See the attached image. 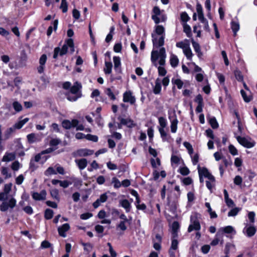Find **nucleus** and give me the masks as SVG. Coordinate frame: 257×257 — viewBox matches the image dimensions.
<instances>
[{
    "label": "nucleus",
    "mask_w": 257,
    "mask_h": 257,
    "mask_svg": "<svg viewBox=\"0 0 257 257\" xmlns=\"http://www.w3.org/2000/svg\"><path fill=\"white\" fill-rule=\"evenodd\" d=\"M192 44L194 51L197 53L198 57L200 58H201L203 54L201 51L199 44L198 43L195 42L193 40H192Z\"/></svg>",
    "instance_id": "5701e85b"
},
{
    "label": "nucleus",
    "mask_w": 257,
    "mask_h": 257,
    "mask_svg": "<svg viewBox=\"0 0 257 257\" xmlns=\"http://www.w3.org/2000/svg\"><path fill=\"white\" fill-rule=\"evenodd\" d=\"M209 123L213 128H217L218 127V124L215 117H212L209 119Z\"/></svg>",
    "instance_id": "49530a36"
},
{
    "label": "nucleus",
    "mask_w": 257,
    "mask_h": 257,
    "mask_svg": "<svg viewBox=\"0 0 257 257\" xmlns=\"http://www.w3.org/2000/svg\"><path fill=\"white\" fill-rule=\"evenodd\" d=\"M229 151L231 154L233 156L237 155V149L232 145H230L228 147Z\"/></svg>",
    "instance_id": "e2e57ef3"
},
{
    "label": "nucleus",
    "mask_w": 257,
    "mask_h": 257,
    "mask_svg": "<svg viewBox=\"0 0 257 257\" xmlns=\"http://www.w3.org/2000/svg\"><path fill=\"white\" fill-rule=\"evenodd\" d=\"M61 142V141L59 139L55 138L51 139L49 144L50 146L55 147L60 144Z\"/></svg>",
    "instance_id": "3c124183"
},
{
    "label": "nucleus",
    "mask_w": 257,
    "mask_h": 257,
    "mask_svg": "<svg viewBox=\"0 0 257 257\" xmlns=\"http://www.w3.org/2000/svg\"><path fill=\"white\" fill-rule=\"evenodd\" d=\"M183 145L187 149L188 153L191 155L193 153V149L192 145L187 142H184Z\"/></svg>",
    "instance_id": "09e8293b"
},
{
    "label": "nucleus",
    "mask_w": 257,
    "mask_h": 257,
    "mask_svg": "<svg viewBox=\"0 0 257 257\" xmlns=\"http://www.w3.org/2000/svg\"><path fill=\"white\" fill-rule=\"evenodd\" d=\"M3 202L0 205V210L6 212L9 209H13L16 205V199L12 196L8 197L7 199L2 200Z\"/></svg>",
    "instance_id": "20e7f679"
},
{
    "label": "nucleus",
    "mask_w": 257,
    "mask_h": 257,
    "mask_svg": "<svg viewBox=\"0 0 257 257\" xmlns=\"http://www.w3.org/2000/svg\"><path fill=\"white\" fill-rule=\"evenodd\" d=\"M75 162L80 170L84 169L87 165V161L86 159L83 158L79 160H75Z\"/></svg>",
    "instance_id": "6ab92c4d"
},
{
    "label": "nucleus",
    "mask_w": 257,
    "mask_h": 257,
    "mask_svg": "<svg viewBox=\"0 0 257 257\" xmlns=\"http://www.w3.org/2000/svg\"><path fill=\"white\" fill-rule=\"evenodd\" d=\"M12 183H10L4 185V191L0 193V200H4L9 197L8 194L12 190Z\"/></svg>",
    "instance_id": "1a4fd4ad"
},
{
    "label": "nucleus",
    "mask_w": 257,
    "mask_h": 257,
    "mask_svg": "<svg viewBox=\"0 0 257 257\" xmlns=\"http://www.w3.org/2000/svg\"><path fill=\"white\" fill-rule=\"evenodd\" d=\"M180 173L183 175H187L190 173V171L187 167H183L180 169Z\"/></svg>",
    "instance_id": "338daca9"
},
{
    "label": "nucleus",
    "mask_w": 257,
    "mask_h": 257,
    "mask_svg": "<svg viewBox=\"0 0 257 257\" xmlns=\"http://www.w3.org/2000/svg\"><path fill=\"white\" fill-rule=\"evenodd\" d=\"M13 106L14 109L17 112L21 111L23 108V107H22V105H21V104L17 101H14L13 103Z\"/></svg>",
    "instance_id": "a19ab883"
},
{
    "label": "nucleus",
    "mask_w": 257,
    "mask_h": 257,
    "mask_svg": "<svg viewBox=\"0 0 257 257\" xmlns=\"http://www.w3.org/2000/svg\"><path fill=\"white\" fill-rule=\"evenodd\" d=\"M161 81L159 78H157L155 81V85L153 87V92L155 94H159L161 92Z\"/></svg>",
    "instance_id": "412c9836"
},
{
    "label": "nucleus",
    "mask_w": 257,
    "mask_h": 257,
    "mask_svg": "<svg viewBox=\"0 0 257 257\" xmlns=\"http://www.w3.org/2000/svg\"><path fill=\"white\" fill-rule=\"evenodd\" d=\"M118 118L120 120V121L122 125H126L128 127H132L134 126L133 121L131 119L120 117H118Z\"/></svg>",
    "instance_id": "4be33fe9"
},
{
    "label": "nucleus",
    "mask_w": 257,
    "mask_h": 257,
    "mask_svg": "<svg viewBox=\"0 0 257 257\" xmlns=\"http://www.w3.org/2000/svg\"><path fill=\"white\" fill-rule=\"evenodd\" d=\"M1 173L5 176V179L11 178L12 177L11 173H9V169L5 167H3L1 168Z\"/></svg>",
    "instance_id": "7c9ffc66"
},
{
    "label": "nucleus",
    "mask_w": 257,
    "mask_h": 257,
    "mask_svg": "<svg viewBox=\"0 0 257 257\" xmlns=\"http://www.w3.org/2000/svg\"><path fill=\"white\" fill-rule=\"evenodd\" d=\"M123 100L124 102H130L133 104L135 102V98L132 95L131 91H126L123 94Z\"/></svg>",
    "instance_id": "a211bd4d"
},
{
    "label": "nucleus",
    "mask_w": 257,
    "mask_h": 257,
    "mask_svg": "<svg viewBox=\"0 0 257 257\" xmlns=\"http://www.w3.org/2000/svg\"><path fill=\"white\" fill-rule=\"evenodd\" d=\"M170 62L171 66L175 68L177 66L179 63V59L177 56L171 54L170 58Z\"/></svg>",
    "instance_id": "bb28decb"
},
{
    "label": "nucleus",
    "mask_w": 257,
    "mask_h": 257,
    "mask_svg": "<svg viewBox=\"0 0 257 257\" xmlns=\"http://www.w3.org/2000/svg\"><path fill=\"white\" fill-rule=\"evenodd\" d=\"M159 122L160 125V127L159 128H165L166 126V120L164 117H160L159 118Z\"/></svg>",
    "instance_id": "13d9d810"
},
{
    "label": "nucleus",
    "mask_w": 257,
    "mask_h": 257,
    "mask_svg": "<svg viewBox=\"0 0 257 257\" xmlns=\"http://www.w3.org/2000/svg\"><path fill=\"white\" fill-rule=\"evenodd\" d=\"M93 153V150L87 149H81L74 152L73 153V155L74 157H82L92 155Z\"/></svg>",
    "instance_id": "0eeeda50"
},
{
    "label": "nucleus",
    "mask_w": 257,
    "mask_h": 257,
    "mask_svg": "<svg viewBox=\"0 0 257 257\" xmlns=\"http://www.w3.org/2000/svg\"><path fill=\"white\" fill-rule=\"evenodd\" d=\"M179 227V223L177 221H174L172 225V231L178 232Z\"/></svg>",
    "instance_id": "69168bd1"
},
{
    "label": "nucleus",
    "mask_w": 257,
    "mask_h": 257,
    "mask_svg": "<svg viewBox=\"0 0 257 257\" xmlns=\"http://www.w3.org/2000/svg\"><path fill=\"white\" fill-rule=\"evenodd\" d=\"M178 122V121L176 118L171 121V130L173 133H175L177 131Z\"/></svg>",
    "instance_id": "72a5a7b5"
},
{
    "label": "nucleus",
    "mask_w": 257,
    "mask_h": 257,
    "mask_svg": "<svg viewBox=\"0 0 257 257\" xmlns=\"http://www.w3.org/2000/svg\"><path fill=\"white\" fill-rule=\"evenodd\" d=\"M58 190L56 189H52L50 191V194L51 196L57 200L59 199V196H58Z\"/></svg>",
    "instance_id": "bf43d9fd"
},
{
    "label": "nucleus",
    "mask_w": 257,
    "mask_h": 257,
    "mask_svg": "<svg viewBox=\"0 0 257 257\" xmlns=\"http://www.w3.org/2000/svg\"><path fill=\"white\" fill-rule=\"evenodd\" d=\"M215 179L214 177L213 181H212L211 180H208V181H206V187L211 192H212V189L215 186Z\"/></svg>",
    "instance_id": "79ce46f5"
},
{
    "label": "nucleus",
    "mask_w": 257,
    "mask_h": 257,
    "mask_svg": "<svg viewBox=\"0 0 257 257\" xmlns=\"http://www.w3.org/2000/svg\"><path fill=\"white\" fill-rule=\"evenodd\" d=\"M178 240H171V245L170 248L177 250L178 247Z\"/></svg>",
    "instance_id": "0e129e2a"
},
{
    "label": "nucleus",
    "mask_w": 257,
    "mask_h": 257,
    "mask_svg": "<svg viewBox=\"0 0 257 257\" xmlns=\"http://www.w3.org/2000/svg\"><path fill=\"white\" fill-rule=\"evenodd\" d=\"M86 139L93 142H97L98 141V137L96 136L91 134L86 135Z\"/></svg>",
    "instance_id": "6e6d98bb"
},
{
    "label": "nucleus",
    "mask_w": 257,
    "mask_h": 257,
    "mask_svg": "<svg viewBox=\"0 0 257 257\" xmlns=\"http://www.w3.org/2000/svg\"><path fill=\"white\" fill-rule=\"evenodd\" d=\"M66 43V44L65 45H67L68 47H69L70 48V51L72 53L74 52L75 50L73 40L71 38L68 39Z\"/></svg>",
    "instance_id": "a18cd8bd"
},
{
    "label": "nucleus",
    "mask_w": 257,
    "mask_h": 257,
    "mask_svg": "<svg viewBox=\"0 0 257 257\" xmlns=\"http://www.w3.org/2000/svg\"><path fill=\"white\" fill-rule=\"evenodd\" d=\"M44 174L46 176H48L51 175L56 174L57 172L53 167H50L45 171Z\"/></svg>",
    "instance_id": "8fccbe9b"
},
{
    "label": "nucleus",
    "mask_w": 257,
    "mask_h": 257,
    "mask_svg": "<svg viewBox=\"0 0 257 257\" xmlns=\"http://www.w3.org/2000/svg\"><path fill=\"white\" fill-rule=\"evenodd\" d=\"M200 215L197 213L192 214L190 216V224L188 228V232H191L193 230L199 231L201 229L198 217Z\"/></svg>",
    "instance_id": "39448f33"
},
{
    "label": "nucleus",
    "mask_w": 257,
    "mask_h": 257,
    "mask_svg": "<svg viewBox=\"0 0 257 257\" xmlns=\"http://www.w3.org/2000/svg\"><path fill=\"white\" fill-rule=\"evenodd\" d=\"M70 229V225L68 223H65L61 226L59 227L58 228V231L59 234L63 237L66 236V232L69 230Z\"/></svg>",
    "instance_id": "f3484780"
},
{
    "label": "nucleus",
    "mask_w": 257,
    "mask_h": 257,
    "mask_svg": "<svg viewBox=\"0 0 257 257\" xmlns=\"http://www.w3.org/2000/svg\"><path fill=\"white\" fill-rule=\"evenodd\" d=\"M151 163L152 166L153 168H156L158 166H160L161 161H160V160L158 158H156V159L152 158L151 159Z\"/></svg>",
    "instance_id": "f704fd0d"
},
{
    "label": "nucleus",
    "mask_w": 257,
    "mask_h": 257,
    "mask_svg": "<svg viewBox=\"0 0 257 257\" xmlns=\"http://www.w3.org/2000/svg\"><path fill=\"white\" fill-rule=\"evenodd\" d=\"M236 139L240 145L247 148L253 147L255 144L254 141H252L251 139H246L244 137L238 136Z\"/></svg>",
    "instance_id": "423d86ee"
},
{
    "label": "nucleus",
    "mask_w": 257,
    "mask_h": 257,
    "mask_svg": "<svg viewBox=\"0 0 257 257\" xmlns=\"http://www.w3.org/2000/svg\"><path fill=\"white\" fill-rule=\"evenodd\" d=\"M152 41L154 46L153 50H158L159 48L163 47L165 38V29L161 25H157L154 32L152 34Z\"/></svg>",
    "instance_id": "f03ea898"
},
{
    "label": "nucleus",
    "mask_w": 257,
    "mask_h": 257,
    "mask_svg": "<svg viewBox=\"0 0 257 257\" xmlns=\"http://www.w3.org/2000/svg\"><path fill=\"white\" fill-rule=\"evenodd\" d=\"M172 82L175 84L178 89H181L183 85V81L180 79H176L175 80H172Z\"/></svg>",
    "instance_id": "603ef678"
},
{
    "label": "nucleus",
    "mask_w": 257,
    "mask_h": 257,
    "mask_svg": "<svg viewBox=\"0 0 257 257\" xmlns=\"http://www.w3.org/2000/svg\"><path fill=\"white\" fill-rule=\"evenodd\" d=\"M29 118H25L24 119L16 122L12 127L8 128L5 132V138L6 139L10 138L12 135L15 133L16 130L21 129L24 125L29 121Z\"/></svg>",
    "instance_id": "7ed1b4c3"
},
{
    "label": "nucleus",
    "mask_w": 257,
    "mask_h": 257,
    "mask_svg": "<svg viewBox=\"0 0 257 257\" xmlns=\"http://www.w3.org/2000/svg\"><path fill=\"white\" fill-rule=\"evenodd\" d=\"M82 88V85L81 83L78 82H76L74 83V85L70 88V91L69 93H71L73 95H81L80 92H79L80 89Z\"/></svg>",
    "instance_id": "2eb2a0df"
},
{
    "label": "nucleus",
    "mask_w": 257,
    "mask_h": 257,
    "mask_svg": "<svg viewBox=\"0 0 257 257\" xmlns=\"http://www.w3.org/2000/svg\"><path fill=\"white\" fill-rule=\"evenodd\" d=\"M108 198V196L106 193L101 194L99 198H98L93 203V206L94 208H97L98 207L101 203H104L106 202Z\"/></svg>",
    "instance_id": "4468645a"
},
{
    "label": "nucleus",
    "mask_w": 257,
    "mask_h": 257,
    "mask_svg": "<svg viewBox=\"0 0 257 257\" xmlns=\"http://www.w3.org/2000/svg\"><path fill=\"white\" fill-rule=\"evenodd\" d=\"M54 214V212L52 209H46L45 211V218L46 219H51Z\"/></svg>",
    "instance_id": "58836bf2"
},
{
    "label": "nucleus",
    "mask_w": 257,
    "mask_h": 257,
    "mask_svg": "<svg viewBox=\"0 0 257 257\" xmlns=\"http://www.w3.org/2000/svg\"><path fill=\"white\" fill-rule=\"evenodd\" d=\"M60 9L62 10L63 13H65L68 10V4L66 0H61V3L60 6Z\"/></svg>",
    "instance_id": "ea45409f"
},
{
    "label": "nucleus",
    "mask_w": 257,
    "mask_h": 257,
    "mask_svg": "<svg viewBox=\"0 0 257 257\" xmlns=\"http://www.w3.org/2000/svg\"><path fill=\"white\" fill-rule=\"evenodd\" d=\"M105 93L110 98V99H115V96L110 88H106L105 90Z\"/></svg>",
    "instance_id": "de8ad7c7"
},
{
    "label": "nucleus",
    "mask_w": 257,
    "mask_h": 257,
    "mask_svg": "<svg viewBox=\"0 0 257 257\" xmlns=\"http://www.w3.org/2000/svg\"><path fill=\"white\" fill-rule=\"evenodd\" d=\"M122 49V45L121 43H116L113 47V50L116 53H119L121 52Z\"/></svg>",
    "instance_id": "774afa93"
},
{
    "label": "nucleus",
    "mask_w": 257,
    "mask_h": 257,
    "mask_svg": "<svg viewBox=\"0 0 257 257\" xmlns=\"http://www.w3.org/2000/svg\"><path fill=\"white\" fill-rule=\"evenodd\" d=\"M126 222H124V221H121L117 225V228H119L122 231H124L126 229L127 227L125 225V223Z\"/></svg>",
    "instance_id": "052dcab7"
},
{
    "label": "nucleus",
    "mask_w": 257,
    "mask_h": 257,
    "mask_svg": "<svg viewBox=\"0 0 257 257\" xmlns=\"http://www.w3.org/2000/svg\"><path fill=\"white\" fill-rule=\"evenodd\" d=\"M167 55L164 47H162L158 50H153L151 53V61L153 65L157 67L159 75L164 76L167 71L164 67L166 64Z\"/></svg>",
    "instance_id": "f257e3e1"
},
{
    "label": "nucleus",
    "mask_w": 257,
    "mask_h": 257,
    "mask_svg": "<svg viewBox=\"0 0 257 257\" xmlns=\"http://www.w3.org/2000/svg\"><path fill=\"white\" fill-rule=\"evenodd\" d=\"M183 31L186 33L188 37L190 38L191 36V27L186 23H184L183 24Z\"/></svg>",
    "instance_id": "2f4dec72"
},
{
    "label": "nucleus",
    "mask_w": 257,
    "mask_h": 257,
    "mask_svg": "<svg viewBox=\"0 0 257 257\" xmlns=\"http://www.w3.org/2000/svg\"><path fill=\"white\" fill-rule=\"evenodd\" d=\"M153 15L152 16V18L156 24H159L160 22L159 16H161V11L158 7H155L153 10Z\"/></svg>",
    "instance_id": "dca6fc26"
},
{
    "label": "nucleus",
    "mask_w": 257,
    "mask_h": 257,
    "mask_svg": "<svg viewBox=\"0 0 257 257\" xmlns=\"http://www.w3.org/2000/svg\"><path fill=\"white\" fill-rule=\"evenodd\" d=\"M28 142L29 144H33L36 142H40L41 138L39 134L31 133L27 136Z\"/></svg>",
    "instance_id": "ddd939ff"
},
{
    "label": "nucleus",
    "mask_w": 257,
    "mask_h": 257,
    "mask_svg": "<svg viewBox=\"0 0 257 257\" xmlns=\"http://www.w3.org/2000/svg\"><path fill=\"white\" fill-rule=\"evenodd\" d=\"M78 124V120L75 119L70 121L69 120L66 119L62 121V126L65 129H70L72 127H75Z\"/></svg>",
    "instance_id": "9d476101"
},
{
    "label": "nucleus",
    "mask_w": 257,
    "mask_h": 257,
    "mask_svg": "<svg viewBox=\"0 0 257 257\" xmlns=\"http://www.w3.org/2000/svg\"><path fill=\"white\" fill-rule=\"evenodd\" d=\"M113 60L114 62V69L116 71H120V65H121V62H120V58L118 56H114L113 57Z\"/></svg>",
    "instance_id": "393cba45"
},
{
    "label": "nucleus",
    "mask_w": 257,
    "mask_h": 257,
    "mask_svg": "<svg viewBox=\"0 0 257 257\" xmlns=\"http://www.w3.org/2000/svg\"><path fill=\"white\" fill-rule=\"evenodd\" d=\"M199 176L207 178L208 180H214V176L209 172L206 168H201L199 165L198 166Z\"/></svg>",
    "instance_id": "6e6552de"
},
{
    "label": "nucleus",
    "mask_w": 257,
    "mask_h": 257,
    "mask_svg": "<svg viewBox=\"0 0 257 257\" xmlns=\"http://www.w3.org/2000/svg\"><path fill=\"white\" fill-rule=\"evenodd\" d=\"M199 20L201 23L204 24V29L206 31L209 32L210 29L207 20L204 18V17L199 19Z\"/></svg>",
    "instance_id": "c03bdc74"
},
{
    "label": "nucleus",
    "mask_w": 257,
    "mask_h": 257,
    "mask_svg": "<svg viewBox=\"0 0 257 257\" xmlns=\"http://www.w3.org/2000/svg\"><path fill=\"white\" fill-rule=\"evenodd\" d=\"M189 46V44L188 43H185L183 41H181L176 43V47L182 49L183 50Z\"/></svg>",
    "instance_id": "864d4df0"
},
{
    "label": "nucleus",
    "mask_w": 257,
    "mask_h": 257,
    "mask_svg": "<svg viewBox=\"0 0 257 257\" xmlns=\"http://www.w3.org/2000/svg\"><path fill=\"white\" fill-rule=\"evenodd\" d=\"M240 209L237 207L234 208L232 209L228 213V216H236L238 212L239 211Z\"/></svg>",
    "instance_id": "5fc2aeb1"
},
{
    "label": "nucleus",
    "mask_w": 257,
    "mask_h": 257,
    "mask_svg": "<svg viewBox=\"0 0 257 257\" xmlns=\"http://www.w3.org/2000/svg\"><path fill=\"white\" fill-rule=\"evenodd\" d=\"M47 193L46 190H42L40 193L33 192L32 194V198L36 201L44 200L46 198Z\"/></svg>",
    "instance_id": "f8f14e48"
},
{
    "label": "nucleus",
    "mask_w": 257,
    "mask_h": 257,
    "mask_svg": "<svg viewBox=\"0 0 257 257\" xmlns=\"http://www.w3.org/2000/svg\"><path fill=\"white\" fill-rule=\"evenodd\" d=\"M112 183L113 184L114 187L115 188H119L121 185L120 181L116 177L112 178Z\"/></svg>",
    "instance_id": "4d7b16f0"
},
{
    "label": "nucleus",
    "mask_w": 257,
    "mask_h": 257,
    "mask_svg": "<svg viewBox=\"0 0 257 257\" xmlns=\"http://www.w3.org/2000/svg\"><path fill=\"white\" fill-rule=\"evenodd\" d=\"M112 67V63L110 62H105V67L104 68V72L106 74H109L111 73Z\"/></svg>",
    "instance_id": "cd10ccee"
},
{
    "label": "nucleus",
    "mask_w": 257,
    "mask_h": 257,
    "mask_svg": "<svg viewBox=\"0 0 257 257\" xmlns=\"http://www.w3.org/2000/svg\"><path fill=\"white\" fill-rule=\"evenodd\" d=\"M244 229H245L246 235L248 237L252 236L256 232V229L253 226H249Z\"/></svg>",
    "instance_id": "c85d7f7f"
},
{
    "label": "nucleus",
    "mask_w": 257,
    "mask_h": 257,
    "mask_svg": "<svg viewBox=\"0 0 257 257\" xmlns=\"http://www.w3.org/2000/svg\"><path fill=\"white\" fill-rule=\"evenodd\" d=\"M196 11L198 15V19L204 17L203 9L201 4L198 3L196 5Z\"/></svg>",
    "instance_id": "4c0bfd02"
},
{
    "label": "nucleus",
    "mask_w": 257,
    "mask_h": 257,
    "mask_svg": "<svg viewBox=\"0 0 257 257\" xmlns=\"http://www.w3.org/2000/svg\"><path fill=\"white\" fill-rule=\"evenodd\" d=\"M233 232L234 233V234H235V233H236L233 227L229 225V226H227L224 227L220 228L219 230L216 233V236L217 237H221V236H222L223 233H231Z\"/></svg>",
    "instance_id": "9b49d317"
},
{
    "label": "nucleus",
    "mask_w": 257,
    "mask_h": 257,
    "mask_svg": "<svg viewBox=\"0 0 257 257\" xmlns=\"http://www.w3.org/2000/svg\"><path fill=\"white\" fill-rule=\"evenodd\" d=\"M155 230H158V232L156 233L155 237L154 239H155L157 242H161L163 234V228L162 227L158 226L155 228Z\"/></svg>",
    "instance_id": "aec40b11"
},
{
    "label": "nucleus",
    "mask_w": 257,
    "mask_h": 257,
    "mask_svg": "<svg viewBox=\"0 0 257 257\" xmlns=\"http://www.w3.org/2000/svg\"><path fill=\"white\" fill-rule=\"evenodd\" d=\"M234 74L235 77V78L238 81L242 82L243 81V77L242 75L241 72L239 70H235L234 72Z\"/></svg>",
    "instance_id": "37998d69"
},
{
    "label": "nucleus",
    "mask_w": 257,
    "mask_h": 257,
    "mask_svg": "<svg viewBox=\"0 0 257 257\" xmlns=\"http://www.w3.org/2000/svg\"><path fill=\"white\" fill-rule=\"evenodd\" d=\"M183 51L184 54L186 56L187 58L188 59L190 60L192 57L193 54H192L191 50L189 46H188L186 48H185Z\"/></svg>",
    "instance_id": "e433bc0d"
},
{
    "label": "nucleus",
    "mask_w": 257,
    "mask_h": 257,
    "mask_svg": "<svg viewBox=\"0 0 257 257\" xmlns=\"http://www.w3.org/2000/svg\"><path fill=\"white\" fill-rule=\"evenodd\" d=\"M119 205L124 208L127 212L131 210V204L127 199L120 200L119 201Z\"/></svg>",
    "instance_id": "b1692460"
},
{
    "label": "nucleus",
    "mask_w": 257,
    "mask_h": 257,
    "mask_svg": "<svg viewBox=\"0 0 257 257\" xmlns=\"http://www.w3.org/2000/svg\"><path fill=\"white\" fill-rule=\"evenodd\" d=\"M132 194L135 196L136 197V203H137V207L138 209H145V204H142V205H139V203H140V200L139 199V198H138V193L136 191L133 190L132 191Z\"/></svg>",
    "instance_id": "473e14b6"
},
{
    "label": "nucleus",
    "mask_w": 257,
    "mask_h": 257,
    "mask_svg": "<svg viewBox=\"0 0 257 257\" xmlns=\"http://www.w3.org/2000/svg\"><path fill=\"white\" fill-rule=\"evenodd\" d=\"M181 19L186 23V22L189 20L190 17L186 12H183L181 14Z\"/></svg>",
    "instance_id": "680f3d73"
},
{
    "label": "nucleus",
    "mask_w": 257,
    "mask_h": 257,
    "mask_svg": "<svg viewBox=\"0 0 257 257\" xmlns=\"http://www.w3.org/2000/svg\"><path fill=\"white\" fill-rule=\"evenodd\" d=\"M231 29L234 33V36H236L237 32L239 29V23L237 22L232 21L231 23Z\"/></svg>",
    "instance_id": "c756f323"
},
{
    "label": "nucleus",
    "mask_w": 257,
    "mask_h": 257,
    "mask_svg": "<svg viewBox=\"0 0 257 257\" xmlns=\"http://www.w3.org/2000/svg\"><path fill=\"white\" fill-rule=\"evenodd\" d=\"M16 156L14 153H6L3 157L2 161L3 162H10L13 161L15 159Z\"/></svg>",
    "instance_id": "a878e982"
},
{
    "label": "nucleus",
    "mask_w": 257,
    "mask_h": 257,
    "mask_svg": "<svg viewBox=\"0 0 257 257\" xmlns=\"http://www.w3.org/2000/svg\"><path fill=\"white\" fill-rule=\"evenodd\" d=\"M67 98L70 101H75L78 98L81 97V95H77L72 94L71 93H67L66 94Z\"/></svg>",
    "instance_id": "c9c22d12"
}]
</instances>
